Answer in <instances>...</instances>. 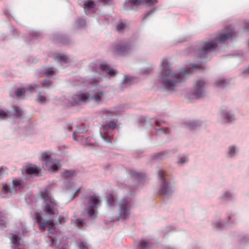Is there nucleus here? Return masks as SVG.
<instances>
[{
    "label": "nucleus",
    "instance_id": "45",
    "mask_svg": "<svg viewBox=\"0 0 249 249\" xmlns=\"http://www.w3.org/2000/svg\"><path fill=\"white\" fill-rule=\"evenodd\" d=\"M77 23L81 26L84 25L85 24V21L84 19H80L77 21Z\"/></svg>",
    "mask_w": 249,
    "mask_h": 249
},
{
    "label": "nucleus",
    "instance_id": "18",
    "mask_svg": "<svg viewBox=\"0 0 249 249\" xmlns=\"http://www.w3.org/2000/svg\"><path fill=\"white\" fill-rule=\"evenodd\" d=\"M12 243L16 245H20V238L18 237L17 235L12 234L11 235V238Z\"/></svg>",
    "mask_w": 249,
    "mask_h": 249
},
{
    "label": "nucleus",
    "instance_id": "44",
    "mask_svg": "<svg viewBox=\"0 0 249 249\" xmlns=\"http://www.w3.org/2000/svg\"><path fill=\"white\" fill-rule=\"evenodd\" d=\"M131 80L130 77L129 76H125L123 80V82L126 84L129 83V81Z\"/></svg>",
    "mask_w": 249,
    "mask_h": 249
},
{
    "label": "nucleus",
    "instance_id": "12",
    "mask_svg": "<svg viewBox=\"0 0 249 249\" xmlns=\"http://www.w3.org/2000/svg\"><path fill=\"white\" fill-rule=\"evenodd\" d=\"M217 44L212 42H205L202 49L198 51L200 57L205 56L210 51L214 50L216 48Z\"/></svg>",
    "mask_w": 249,
    "mask_h": 249
},
{
    "label": "nucleus",
    "instance_id": "52",
    "mask_svg": "<svg viewBox=\"0 0 249 249\" xmlns=\"http://www.w3.org/2000/svg\"><path fill=\"white\" fill-rule=\"evenodd\" d=\"M73 138L74 140H77V139L76 138V133L75 132H73Z\"/></svg>",
    "mask_w": 249,
    "mask_h": 249
},
{
    "label": "nucleus",
    "instance_id": "56",
    "mask_svg": "<svg viewBox=\"0 0 249 249\" xmlns=\"http://www.w3.org/2000/svg\"><path fill=\"white\" fill-rule=\"evenodd\" d=\"M103 112H104L105 113H110L109 111H107V110H103Z\"/></svg>",
    "mask_w": 249,
    "mask_h": 249
},
{
    "label": "nucleus",
    "instance_id": "50",
    "mask_svg": "<svg viewBox=\"0 0 249 249\" xmlns=\"http://www.w3.org/2000/svg\"><path fill=\"white\" fill-rule=\"evenodd\" d=\"M192 67H193V68H195V69H201V68H200V67H198V66H196V65H192Z\"/></svg>",
    "mask_w": 249,
    "mask_h": 249
},
{
    "label": "nucleus",
    "instance_id": "57",
    "mask_svg": "<svg viewBox=\"0 0 249 249\" xmlns=\"http://www.w3.org/2000/svg\"><path fill=\"white\" fill-rule=\"evenodd\" d=\"M51 240H52V242H54V240H53V238H52V239H51Z\"/></svg>",
    "mask_w": 249,
    "mask_h": 249
},
{
    "label": "nucleus",
    "instance_id": "23",
    "mask_svg": "<svg viewBox=\"0 0 249 249\" xmlns=\"http://www.w3.org/2000/svg\"><path fill=\"white\" fill-rule=\"evenodd\" d=\"M13 185L14 189L16 190L21 188V180L20 179H14L13 180Z\"/></svg>",
    "mask_w": 249,
    "mask_h": 249
},
{
    "label": "nucleus",
    "instance_id": "6",
    "mask_svg": "<svg viewBox=\"0 0 249 249\" xmlns=\"http://www.w3.org/2000/svg\"><path fill=\"white\" fill-rule=\"evenodd\" d=\"M51 153L49 152H45L41 155V160L46 162V164L49 166V170L52 171H56L61 166L58 161L55 162L50 159Z\"/></svg>",
    "mask_w": 249,
    "mask_h": 249
},
{
    "label": "nucleus",
    "instance_id": "15",
    "mask_svg": "<svg viewBox=\"0 0 249 249\" xmlns=\"http://www.w3.org/2000/svg\"><path fill=\"white\" fill-rule=\"evenodd\" d=\"M99 69L102 71H105L110 76H115L116 74L115 70L110 69L105 63H102L99 65Z\"/></svg>",
    "mask_w": 249,
    "mask_h": 249
},
{
    "label": "nucleus",
    "instance_id": "39",
    "mask_svg": "<svg viewBox=\"0 0 249 249\" xmlns=\"http://www.w3.org/2000/svg\"><path fill=\"white\" fill-rule=\"evenodd\" d=\"M9 191V188L6 184H3L2 187V193L7 194Z\"/></svg>",
    "mask_w": 249,
    "mask_h": 249
},
{
    "label": "nucleus",
    "instance_id": "32",
    "mask_svg": "<svg viewBox=\"0 0 249 249\" xmlns=\"http://www.w3.org/2000/svg\"><path fill=\"white\" fill-rule=\"evenodd\" d=\"M44 73L45 75H49L54 73L55 71L53 70L52 68H48L44 70Z\"/></svg>",
    "mask_w": 249,
    "mask_h": 249
},
{
    "label": "nucleus",
    "instance_id": "34",
    "mask_svg": "<svg viewBox=\"0 0 249 249\" xmlns=\"http://www.w3.org/2000/svg\"><path fill=\"white\" fill-rule=\"evenodd\" d=\"M37 101L39 102H43L46 101V97L39 92L38 94Z\"/></svg>",
    "mask_w": 249,
    "mask_h": 249
},
{
    "label": "nucleus",
    "instance_id": "4",
    "mask_svg": "<svg viewBox=\"0 0 249 249\" xmlns=\"http://www.w3.org/2000/svg\"><path fill=\"white\" fill-rule=\"evenodd\" d=\"M119 207L118 220L126 219L130 214V210L131 208L130 202L125 198L122 199L119 203Z\"/></svg>",
    "mask_w": 249,
    "mask_h": 249
},
{
    "label": "nucleus",
    "instance_id": "28",
    "mask_svg": "<svg viewBox=\"0 0 249 249\" xmlns=\"http://www.w3.org/2000/svg\"><path fill=\"white\" fill-rule=\"evenodd\" d=\"M156 132L158 135H160V133L168 134L170 131L168 128H161L160 129H156Z\"/></svg>",
    "mask_w": 249,
    "mask_h": 249
},
{
    "label": "nucleus",
    "instance_id": "21",
    "mask_svg": "<svg viewBox=\"0 0 249 249\" xmlns=\"http://www.w3.org/2000/svg\"><path fill=\"white\" fill-rule=\"evenodd\" d=\"M68 216L67 214L60 215L58 217V223L59 224H64L68 220Z\"/></svg>",
    "mask_w": 249,
    "mask_h": 249
},
{
    "label": "nucleus",
    "instance_id": "58",
    "mask_svg": "<svg viewBox=\"0 0 249 249\" xmlns=\"http://www.w3.org/2000/svg\"><path fill=\"white\" fill-rule=\"evenodd\" d=\"M69 129H70V130H71V127H70V128H69Z\"/></svg>",
    "mask_w": 249,
    "mask_h": 249
},
{
    "label": "nucleus",
    "instance_id": "10",
    "mask_svg": "<svg viewBox=\"0 0 249 249\" xmlns=\"http://www.w3.org/2000/svg\"><path fill=\"white\" fill-rule=\"evenodd\" d=\"M101 202L96 196H93L89 198V209L88 213L89 217H92L95 213L94 209L97 208V205L100 204Z\"/></svg>",
    "mask_w": 249,
    "mask_h": 249
},
{
    "label": "nucleus",
    "instance_id": "33",
    "mask_svg": "<svg viewBox=\"0 0 249 249\" xmlns=\"http://www.w3.org/2000/svg\"><path fill=\"white\" fill-rule=\"evenodd\" d=\"M78 247L79 249H89L87 244L85 242L82 241L79 243Z\"/></svg>",
    "mask_w": 249,
    "mask_h": 249
},
{
    "label": "nucleus",
    "instance_id": "11",
    "mask_svg": "<svg viewBox=\"0 0 249 249\" xmlns=\"http://www.w3.org/2000/svg\"><path fill=\"white\" fill-rule=\"evenodd\" d=\"M131 49L129 44H119L113 47V52L115 55H122L127 53Z\"/></svg>",
    "mask_w": 249,
    "mask_h": 249
},
{
    "label": "nucleus",
    "instance_id": "27",
    "mask_svg": "<svg viewBox=\"0 0 249 249\" xmlns=\"http://www.w3.org/2000/svg\"><path fill=\"white\" fill-rule=\"evenodd\" d=\"M95 6V4L94 2L92 1L89 0H86L84 2V8L85 9L88 8H92Z\"/></svg>",
    "mask_w": 249,
    "mask_h": 249
},
{
    "label": "nucleus",
    "instance_id": "36",
    "mask_svg": "<svg viewBox=\"0 0 249 249\" xmlns=\"http://www.w3.org/2000/svg\"><path fill=\"white\" fill-rule=\"evenodd\" d=\"M57 59L60 61L67 62L68 58L66 55H60L57 57Z\"/></svg>",
    "mask_w": 249,
    "mask_h": 249
},
{
    "label": "nucleus",
    "instance_id": "24",
    "mask_svg": "<svg viewBox=\"0 0 249 249\" xmlns=\"http://www.w3.org/2000/svg\"><path fill=\"white\" fill-rule=\"evenodd\" d=\"M75 223L76 226L79 229H81L84 225H86L84 220L79 218L75 220Z\"/></svg>",
    "mask_w": 249,
    "mask_h": 249
},
{
    "label": "nucleus",
    "instance_id": "42",
    "mask_svg": "<svg viewBox=\"0 0 249 249\" xmlns=\"http://www.w3.org/2000/svg\"><path fill=\"white\" fill-rule=\"evenodd\" d=\"M196 125V123L194 122L189 123L187 125L188 127L191 129H194Z\"/></svg>",
    "mask_w": 249,
    "mask_h": 249
},
{
    "label": "nucleus",
    "instance_id": "5",
    "mask_svg": "<svg viewBox=\"0 0 249 249\" xmlns=\"http://www.w3.org/2000/svg\"><path fill=\"white\" fill-rule=\"evenodd\" d=\"M35 219L39 225V228L41 232H43L46 228H48L49 233L51 232L52 230L55 229V224L53 222V219H52L49 220H45L41 223L42 217L41 214L38 213H36L34 214Z\"/></svg>",
    "mask_w": 249,
    "mask_h": 249
},
{
    "label": "nucleus",
    "instance_id": "13",
    "mask_svg": "<svg viewBox=\"0 0 249 249\" xmlns=\"http://www.w3.org/2000/svg\"><path fill=\"white\" fill-rule=\"evenodd\" d=\"M112 130L107 125H103L100 128V133L102 138L108 142H111L108 140L112 135Z\"/></svg>",
    "mask_w": 249,
    "mask_h": 249
},
{
    "label": "nucleus",
    "instance_id": "25",
    "mask_svg": "<svg viewBox=\"0 0 249 249\" xmlns=\"http://www.w3.org/2000/svg\"><path fill=\"white\" fill-rule=\"evenodd\" d=\"M10 116L9 112H5V111L0 109V119H6Z\"/></svg>",
    "mask_w": 249,
    "mask_h": 249
},
{
    "label": "nucleus",
    "instance_id": "53",
    "mask_svg": "<svg viewBox=\"0 0 249 249\" xmlns=\"http://www.w3.org/2000/svg\"><path fill=\"white\" fill-rule=\"evenodd\" d=\"M229 196H230V194L228 193H226L224 195L225 197H228Z\"/></svg>",
    "mask_w": 249,
    "mask_h": 249
},
{
    "label": "nucleus",
    "instance_id": "55",
    "mask_svg": "<svg viewBox=\"0 0 249 249\" xmlns=\"http://www.w3.org/2000/svg\"><path fill=\"white\" fill-rule=\"evenodd\" d=\"M162 154V153H158L157 154V158H160V155H161Z\"/></svg>",
    "mask_w": 249,
    "mask_h": 249
},
{
    "label": "nucleus",
    "instance_id": "7",
    "mask_svg": "<svg viewBox=\"0 0 249 249\" xmlns=\"http://www.w3.org/2000/svg\"><path fill=\"white\" fill-rule=\"evenodd\" d=\"M234 36L232 29L231 27H227L224 31L220 33L215 37L214 41L216 42L224 43L227 39Z\"/></svg>",
    "mask_w": 249,
    "mask_h": 249
},
{
    "label": "nucleus",
    "instance_id": "17",
    "mask_svg": "<svg viewBox=\"0 0 249 249\" xmlns=\"http://www.w3.org/2000/svg\"><path fill=\"white\" fill-rule=\"evenodd\" d=\"M150 247V243L145 240H142L139 245L140 249H147Z\"/></svg>",
    "mask_w": 249,
    "mask_h": 249
},
{
    "label": "nucleus",
    "instance_id": "37",
    "mask_svg": "<svg viewBox=\"0 0 249 249\" xmlns=\"http://www.w3.org/2000/svg\"><path fill=\"white\" fill-rule=\"evenodd\" d=\"M107 126L113 130L116 126V123L114 121H111Z\"/></svg>",
    "mask_w": 249,
    "mask_h": 249
},
{
    "label": "nucleus",
    "instance_id": "29",
    "mask_svg": "<svg viewBox=\"0 0 249 249\" xmlns=\"http://www.w3.org/2000/svg\"><path fill=\"white\" fill-rule=\"evenodd\" d=\"M13 109L15 111V115L18 117H20L22 116V112L20 109H19L18 107L14 106L13 107Z\"/></svg>",
    "mask_w": 249,
    "mask_h": 249
},
{
    "label": "nucleus",
    "instance_id": "3",
    "mask_svg": "<svg viewBox=\"0 0 249 249\" xmlns=\"http://www.w3.org/2000/svg\"><path fill=\"white\" fill-rule=\"evenodd\" d=\"M39 195L45 203V212L49 215H53L55 213L58 214L56 209L57 204L50 196L48 191L45 190L43 192H40Z\"/></svg>",
    "mask_w": 249,
    "mask_h": 249
},
{
    "label": "nucleus",
    "instance_id": "51",
    "mask_svg": "<svg viewBox=\"0 0 249 249\" xmlns=\"http://www.w3.org/2000/svg\"><path fill=\"white\" fill-rule=\"evenodd\" d=\"M80 189H78L76 190V191L75 192L74 194V196H76L79 192Z\"/></svg>",
    "mask_w": 249,
    "mask_h": 249
},
{
    "label": "nucleus",
    "instance_id": "16",
    "mask_svg": "<svg viewBox=\"0 0 249 249\" xmlns=\"http://www.w3.org/2000/svg\"><path fill=\"white\" fill-rule=\"evenodd\" d=\"M39 170L36 166L30 167L26 169V172L28 174H34L37 176Z\"/></svg>",
    "mask_w": 249,
    "mask_h": 249
},
{
    "label": "nucleus",
    "instance_id": "26",
    "mask_svg": "<svg viewBox=\"0 0 249 249\" xmlns=\"http://www.w3.org/2000/svg\"><path fill=\"white\" fill-rule=\"evenodd\" d=\"M227 85L226 81L224 79H219L215 82V85L218 87H223Z\"/></svg>",
    "mask_w": 249,
    "mask_h": 249
},
{
    "label": "nucleus",
    "instance_id": "49",
    "mask_svg": "<svg viewBox=\"0 0 249 249\" xmlns=\"http://www.w3.org/2000/svg\"><path fill=\"white\" fill-rule=\"evenodd\" d=\"M245 29L246 30H249V23H247L245 26Z\"/></svg>",
    "mask_w": 249,
    "mask_h": 249
},
{
    "label": "nucleus",
    "instance_id": "41",
    "mask_svg": "<svg viewBox=\"0 0 249 249\" xmlns=\"http://www.w3.org/2000/svg\"><path fill=\"white\" fill-rule=\"evenodd\" d=\"M188 161V159L186 157H183L180 158L179 160L178 161V163H184Z\"/></svg>",
    "mask_w": 249,
    "mask_h": 249
},
{
    "label": "nucleus",
    "instance_id": "22",
    "mask_svg": "<svg viewBox=\"0 0 249 249\" xmlns=\"http://www.w3.org/2000/svg\"><path fill=\"white\" fill-rule=\"evenodd\" d=\"M107 199L108 205L110 206H113L114 205L116 199L112 195H109L107 196Z\"/></svg>",
    "mask_w": 249,
    "mask_h": 249
},
{
    "label": "nucleus",
    "instance_id": "2",
    "mask_svg": "<svg viewBox=\"0 0 249 249\" xmlns=\"http://www.w3.org/2000/svg\"><path fill=\"white\" fill-rule=\"evenodd\" d=\"M104 95L102 91L97 92L94 94H89L87 92H79L72 97V99L75 104L81 103H87L91 100H94L97 103L101 102L102 97Z\"/></svg>",
    "mask_w": 249,
    "mask_h": 249
},
{
    "label": "nucleus",
    "instance_id": "19",
    "mask_svg": "<svg viewBox=\"0 0 249 249\" xmlns=\"http://www.w3.org/2000/svg\"><path fill=\"white\" fill-rule=\"evenodd\" d=\"M126 28V25L122 20L120 21L116 26V30L119 32H122Z\"/></svg>",
    "mask_w": 249,
    "mask_h": 249
},
{
    "label": "nucleus",
    "instance_id": "20",
    "mask_svg": "<svg viewBox=\"0 0 249 249\" xmlns=\"http://www.w3.org/2000/svg\"><path fill=\"white\" fill-rule=\"evenodd\" d=\"M75 171L73 170H65L62 174V177L64 178H69L74 176Z\"/></svg>",
    "mask_w": 249,
    "mask_h": 249
},
{
    "label": "nucleus",
    "instance_id": "48",
    "mask_svg": "<svg viewBox=\"0 0 249 249\" xmlns=\"http://www.w3.org/2000/svg\"><path fill=\"white\" fill-rule=\"evenodd\" d=\"M101 1L104 2L105 4H106L110 1H111L112 0H100Z\"/></svg>",
    "mask_w": 249,
    "mask_h": 249
},
{
    "label": "nucleus",
    "instance_id": "46",
    "mask_svg": "<svg viewBox=\"0 0 249 249\" xmlns=\"http://www.w3.org/2000/svg\"><path fill=\"white\" fill-rule=\"evenodd\" d=\"M4 174L3 168L2 167H0V177H1Z\"/></svg>",
    "mask_w": 249,
    "mask_h": 249
},
{
    "label": "nucleus",
    "instance_id": "8",
    "mask_svg": "<svg viewBox=\"0 0 249 249\" xmlns=\"http://www.w3.org/2000/svg\"><path fill=\"white\" fill-rule=\"evenodd\" d=\"M205 85L206 82L203 80H198L196 82L193 89V95L196 98H198L203 96Z\"/></svg>",
    "mask_w": 249,
    "mask_h": 249
},
{
    "label": "nucleus",
    "instance_id": "9",
    "mask_svg": "<svg viewBox=\"0 0 249 249\" xmlns=\"http://www.w3.org/2000/svg\"><path fill=\"white\" fill-rule=\"evenodd\" d=\"M158 175L161 181V187L160 190V194L162 195L167 194L169 192L170 190L168 184L166 182L164 178L166 175L165 172L163 170H160L159 171Z\"/></svg>",
    "mask_w": 249,
    "mask_h": 249
},
{
    "label": "nucleus",
    "instance_id": "14",
    "mask_svg": "<svg viewBox=\"0 0 249 249\" xmlns=\"http://www.w3.org/2000/svg\"><path fill=\"white\" fill-rule=\"evenodd\" d=\"M158 2L157 0H128V2H126L124 3V5L126 6L128 3H130L132 5H139L143 4H146L148 5H154Z\"/></svg>",
    "mask_w": 249,
    "mask_h": 249
},
{
    "label": "nucleus",
    "instance_id": "31",
    "mask_svg": "<svg viewBox=\"0 0 249 249\" xmlns=\"http://www.w3.org/2000/svg\"><path fill=\"white\" fill-rule=\"evenodd\" d=\"M132 176L134 178H136L138 180H140L142 178H143L145 177V176L144 174H142V173H140L138 172H134L132 174Z\"/></svg>",
    "mask_w": 249,
    "mask_h": 249
},
{
    "label": "nucleus",
    "instance_id": "38",
    "mask_svg": "<svg viewBox=\"0 0 249 249\" xmlns=\"http://www.w3.org/2000/svg\"><path fill=\"white\" fill-rule=\"evenodd\" d=\"M51 82L48 80H45L42 83V86L43 87L48 88L51 86Z\"/></svg>",
    "mask_w": 249,
    "mask_h": 249
},
{
    "label": "nucleus",
    "instance_id": "47",
    "mask_svg": "<svg viewBox=\"0 0 249 249\" xmlns=\"http://www.w3.org/2000/svg\"><path fill=\"white\" fill-rule=\"evenodd\" d=\"M160 121L157 120L155 121V125L157 126H160Z\"/></svg>",
    "mask_w": 249,
    "mask_h": 249
},
{
    "label": "nucleus",
    "instance_id": "1",
    "mask_svg": "<svg viewBox=\"0 0 249 249\" xmlns=\"http://www.w3.org/2000/svg\"><path fill=\"white\" fill-rule=\"evenodd\" d=\"M191 72L190 70L186 69L181 71L179 73H175L170 69L167 60L165 59L161 64V82L167 90H174L183 81L184 76Z\"/></svg>",
    "mask_w": 249,
    "mask_h": 249
},
{
    "label": "nucleus",
    "instance_id": "35",
    "mask_svg": "<svg viewBox=\"0 0 249 249\" xmlns=\"http://www.w3.org/2000/svg\"><path fill=\"white\" fill-rule=\"evenodd\" d=\"M224 118L227 120L228 122H231L232 120L231 118H232V115H230L228 113H226L223 114Z\"/></svg>",
    "mask_w": 249,
    "mask_h": 249
},
{
    "label": "nucleus",
    "instance_id": "59",
    "mask_svg": "<svg viewBox=\"0 0 249 249\" xmlns=\"http://www.w3.org/2000/svg\"><path fill=\"white\" fill-rule=\"evenodd\" d=\"M5 170L6 171H7V168H5Z\"/></svg>",
    "mask_w": 249,
    "mask_h": 249
},
{
    "label": "nucleus",
    "instance_id": "40",
    "mask_svg": "<svg viewBox=\"0 0 249 249\" xmlns=\"http://www.w3.org/2000/svg\"><path fill=\"white\" fill-rule=\"evenodd\" d=\"M235 152V148L234 146L231 147L229 151V155L230 156H232Z\"/></svg>",
    "mask_w": 249,
    "mask_h": 249
},
{
    "label": "nucleus",
    "instance_id": "30",
    "mask_svg": "<svg viewBox=\"0 0 249 249\" xmlns=\"http://www.w3.org/2000/svg\"><path fill=\"white\" fill-rule=\"evenodd\" d=\"M26 92V89L25 88H22L21 89H17L16 91L15 94L17 96L20 97L22 95H24Z\"/></svg>",
    "mask_w": 249,
    "mask_h": 249
},
{
    "label": "nucleus",
    "instance_id": "54",
    "mask_svg": "<svg viewBox=\"0 0 249 249\" xmlns=\"http://www.w3.org/2000/svg\"><path fill=\"white\" fill-rule=\"evenodd\" d=\"M245 72L249 73V67L247 68L245 70Z\"/></svg>",
    "mask_w": 249,
    "mask_h": 249
},
{
    "label": "nucleus",
    "instance_id": "43",
    "mask_svg": "<svg viewBox=\"0 0 249 249\" xmlns=\"http://www.w3.org/2000/svg\"><path fill=\"white\" fill-rule=\"evenodd\" d=\"M38 86L36 85H35L34 86L30 85L28 87L27 89L29 91L32 92L36 88H38Z\"/></svg>",
    "mask_w": 249,
    "mask_h": 249
}]
</instances>
